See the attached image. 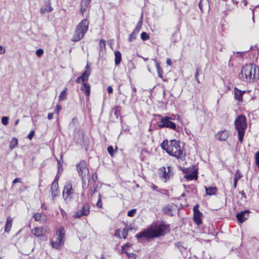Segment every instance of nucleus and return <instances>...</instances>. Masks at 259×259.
Wrapping results in <instances>:
<instances>
[{"instance_id":"0eeeda50","label":"nucleus","mask_w":259,"mask_h":259,"mask_svg":"<svg viewBox=\"0 0 259 259\" xmlns=\"http://www.w3.org/2000/svg\"><path fill=\"white\" fill-rule=\"evenodd\" d=\"M157 116L160 120L158 124V126L160 128L166 127L177 131V126L176 124L171 121L172 118L168 116H162L159 114L157 115Z\"/></svg>"},{"instance_id":"2eb2a0df","label":"nucleus","mask_w":259,"mask_h":259,"mask_svg":"<svg viewBox=\"0 0 259 259\" xmlns=\"http://www.w3.org/2000/svg\"><path fill=\"white\" fill-rule=\"evenodd\" d=\"M228 137L229 133L226 130L220 131L215 135V138L221 141H226Z\"/></svg>"},{"instance_id":"5701e85b","label":"nucleus","mask_w":259,"mask_h":259,"mask_svg":"<svg viewBox=\"0 0 259 259\" xmlns=\"http://www.w3.org/2000/svg\"><path fill=\"white\" fill-rule=\"evenodd\" d=\"M162 211L165 214H166L169 216L173 215L172 206L170 205H167L164 206L163 207Z\"/></svg>"},{"instance_id":"9d476101","label":"nucleus","mask_w":259,"mask_h":259,"mask_svg":"<svg viewBox=\"0 0 259 259\" xmlns=\"http://www.w3.org/2000/svg\"><path fill=\"white\" fill-rule=\"evenodd\" d=\"M90 213V206L88 203L84 204L81 208L73 214L74 218H80L83 216H87Z\"/></svg>"},{"instance_id":"5fc2aeb1","label":"nucleus","mask_w":259,"mask_h":259,"mask_svg":"<svg viewBox=\"0 0 259 259\" xmlns=\"http://www.w3.org/2000/svg\"><path fill=\"white\" fill-rule=\"evenodd\" d=\"M40 13L44 14L48 12V9L47 8H41L40 10Z\"/></svg>"},{"instance_id":"4be33fe9","label":"nucleus","mask_w":259,"mask_h":259,"mask_svg":"<svg viewBox=\"0 0 259 259\" xmlns=\"http://www.w3.org/2000/svg\"><path fill=\"white\" fill-rule=\"evenodd\" d=\"M91 71L90 69H86L81 76H80V78H81V81L84 82V81H87L89 79V76L91 74Z\"/></svg>"},{"instance_id":"a878e982","label":"nucleus","mask_w":259,"mask_h":259,"mask_svg":"<svg viewBox=\"0 0 259 259\" xmlns=\"http://www.w3.org/2000/svg\"><path fill=\"white\" fill-rule=\"evenodd\" d=\"M206 194L208 195H212L215 194L217 191V188L215 187H205Z\"/></svg>"},{"instance_id":"f3484780","label":"nucleus","mask_w":259,"mask_h":259,"mask_svg":"<svg viewBox=\"0 0 259 259\" xmlns=\"http://www.w3.org/2000/svg\"><path fill=\"white\" fill-rule=\"evenodd\" d=\"M91 0H81L80 3V12L83 14L89 8Z\"/></svg>"},{"instance_id":"0e129e2a","label":"nucleus","mask_w":259,"mask_h":259,"mask_svg":"<svg viewBox=\"0 0 259 259\" xmlns=\"http://www.w3.org/2000/svg\"><path fill=\"white\" fill-rule=\"evenodd\" d=\"M5 52V49L3 48L2 46L0 45V54H4Z\"/></svg>"},{"instance_id":"412c9836","label":"nucleus","mask_w":259,"mask_h":259,"mask_svg":"<svg viewBox=\"0 0 259 259\" xmlns=\"http://www.w3.org/2000/svg\"><path fill=\"white\" fill-rule=\"evenodd\" d=\"M197 171L195 170H193L190 174H188L185 175L184 178L188 180H192L197 179Z\"/></svg>"},{"instance_id":"7ed1b4c3","label":"nucleus","mask_w":259,"mask_h":259,"mask_svg":"<svg viewBox=\"0 0 259 259\" xmlns=\"http://www.w3.org/2000/svg\"><path fill=\"white\" fill-rule=\"evenodd\" d=\"M168 154L182 160H184L185 158V154L183 152V148L180 145V142L175 140L170 141V148H169Z\"/></svg>"},{"instance_id":"c85d7f7f","label":"nucleus","mask_w":259,"mask_h":259,"mask_svg":"<svg viewBox=\"0 0 259 259\" xmlns=\"http://www.w3.org/2000/svg\"><path fill=\"white\" fill-rule=\"evenodd\" d=\"M153 60L155 63V66H156L157 72L158 73V76L160 78H162V68L160 67V65L158 62H157L155 59H153Z\"/></svg>"},{"instance_id":"052dcab7","label":"nucleus","mask_w":259,"mask_h":259,"mask_svg":"<svg viewBox=\"0 0 259 259\" xmlns=\"http://www.w3.org/2000/svg\"><path fill=\"white\" fill-rule=\"evenodd\" d=\"M107 92L108 94H111L113 92V89L112 87L109 86L107 87Z\"/></svg>"},{"instance_id":"aec40b11","label":"nucleus","mask_w":259,"mask_h":259,"mask_svg":"<svg viewBox=\"0 0 259 259\" xmlns=\"http://www.w3.org/2000/svg\"><path fill=\"white\" fill-rule=\"evenodd\" d=\"M81 90L85 95L89 97L90 95V85L88 83L83 82L81 87Z\"/></svg>"},{"instance_id":"79ce46f5","label":"nucleus","mask_w":259,"mask_h":259,"mask_svg":"<svg viewBox=\"0 0 259 259\" xmlns=\"http://www.w3.org/2000/svg\"><path fill=\"white\" fill-rule=\"evenodd\" d=\"M136 212V209H132L131 210L128 211L127 212V215L130 217H133Z\"/></svg>"},{"instance_id":"bf43d9fd","label":"nucleus","mask_w":259,"mask_h":259,"mask_svg":"<svg viewBox=\"0 0 259 259\" xmlns=\"http://www.w3.org/2000/svg\"><path fill=\"white\" fill-rule=\"evenodd\" d=\"M92 180L93 181L96 182L97 180V175L96 173H94L92 175Z\"/></svg>"},{"instance_id":"39448f33","label":"nucleus","mask_w":259,"mask_h":259,"mask_svg":"<svg viewBox=\"0 0 259 259\" xmlns=\"http://www.w3.org/2000/svg\"><path fill=\"white\" fill-rule=\"evenodd\" d=\"M235 128L237 131L238 139L240 143L243 140L245 130L247 127L246 118L243 115H239L234 122Z\"/></svg>"},{"instance_id":"e433bc0d","label":"nucleus","mask_w":259,"mask_h":259,"mask_svg":"<svg viewBox=\"0 0 259 259\" xmlns=\"http://www.w3.org/2000/svg\"><path fill=\"white\" fill-rule=\"evenodd\" d=\"M2 123L4 125H7L9 123V117L8 116H3L2 118Z\"/></svg>"},{"instance_id":"c756f323","label":"nucleus","mask_w":259,"mask_h":259,"mask_svg":"<svg viewBox=\"0 0 259 259\" xmlns=\"http://www.w3.org/2000/svg\"><path fill=\"white\" fill-rule=\"evenodd\" d=\"M32 233L35 236H40L42 234V229L41 228L36 227L32 230Z\"/></svg>"},{"instance_id":"a19ab883","label":"nucleus","mask_w":259,"mask_h":259,"mask_svg":"<svg viewBox=\"0 0 259 259\" xmlns=\"http://www.w3.org/2000/svg\"><path fill=\"white\" fill-rule=\"evenodd\" d=\"M125 253H126L128 256V259H135L136 258V254L135 253H130L127 251H125Z\"/></svg>"},{"instance_id":"680f3d73","label":"nucleus","mask_w":259,"mask_h":259,"mask_svg":"<svg viewBox=\"0 0 259 259\" xmlns=\"http://www.w3.org/2000/svg\"><path fill=\"white\" fill-rule=\"evenodd\" d=\"M47 6L48 9V12H50L53 10V8L51 6L50 3H49L48 5Z\"/></svg>"},{"instance_id":"a18cd8bd","label":"nucleus","mask_w":259,"mask_h":259,"mask_svg":"<svg viewBox=\"0 0 259 259\" xmlns=\"http://www.w3.org/2000/svg\"><path fill=\"white\" fill-rule=\"evenodd\" d=\"M86 180H87V179H84V181L82 180V188L83 189H86L89 187V181H87V183H86Z\"/></svg>"},{"instance_id":"49530a36","label":"nucleus","mask_w":259,"mask_h":259,"mask_svg":"<svg viewBox=\"0 0 259 259\" xmlns=\"http://www.w3.org/2000/svg\"><path fill=\"white\" fill-rule=\"evenodd\" d=\"M56 159L57 160V162L58 164V169H60V168L61 167L62 163H63V158H62V155H61V158L60 159H58L56 158Z\"/></svg>"},{"instance_id":"864d4df0","label":"nucleus","mask_w":259,"mask_h":259,"mask_svg":"<svg viewBox=\"0 0 259 259\" xmlns=\"http://www.w3.org/2000/svg\"><path fill=\"white\" fill-rule=\"evenodd\" d=\"M34 135V132L33 131H30L29 134L28 135L27 137L29 140H31V139H32V138H33Z\"/></svg>"},{"instance_id":"c9c22d12","label":"nucleus","mask_w":259,"mask_h":259,"mask_svg":"<svg viewBox=\"0 0 259 259\" xmlns=\"http://www.w3.org/2000/svg\"><path fill=\"white\" fill-rule=\"evenodd\" d=\"M141 38L143 40H146L149 38V36L146 32H143L141 34Z\"/></svg>"},{"instance_id":"37998d69","label":"nucleus","mask_w":259,"mask_h":259,"mask_svg":"<svg viewBox=\"0 0 259 259\" xmlns=\"http://www.w3.org/2000/svg\"><path fill=\"white\" fill-rule=\"evenodd\" d=\"M44 54V50L42 49H39L36 51V55L37 57H41Z\"/></svg>"},{"instance_id":"ddd939ff","label":"nucleus","mask_w":259,"mask_h":259,"mask_svg":"<svg viewBox=\"0 0 259 259\" xmlns=\"http://www.w3.org/2000/svg\"><path fill=\"white\" fill-rule=\"evenodd\" d=\"M51 192L53 200L59 195V190L57 179H55L52 183L51 187Z\"/></svg>"},{"instance_id":"bb28decb","label":"nucleus","mask_w":259,"mask_h":259,"mask_svg":"<svg viewBox=\"0 0 259 259\" xmlns=\"http://www.w3.org/2000/svg\"><path fill=\"white\" fill-rule=\"evenodd\" d=\"M161 148L165 150L166 152L168 153V151L169 148H170V141L168 142L167 140H165L163 141L162 144H161Z\"/></svg>"},{"instance_id":"9b49d317","label":"nucleus","mask_w":259,"mask_h":259,"mask_svg":"<svg viewBox=\"0 0 259 259\" xmlns=\"http://www.w3.org/2000/svg\"><path fill=\"white\" fill-rule=\"evenodd\" d=\"M199 207L198 204H196L193 207V220L197 225H200L202 223V213L199 210Z\"/></svg>"},{"instance_id":"423d86ee","label":"nucleus","mask_w":259,"mask_h":259,"mask_svg":"<svg viewBox=\"0 0 259 259\" xmlns=\"http://www.w3.org/2000/svg\"><path fill=\"white\" fill-rule=\"evenodd\" d=\"M89 24L88 20L85 19L77 25L72 41H78L83 37L88 29Z\"/></svg>"},{"instance_id":"58836bf2","label":"nucleus","mask_w":259,"mask_h":259,"mask_svg":"<svg viewBox=\"0 0 259 259\" xmlns=\"http://www.w3.org/2000/svg\"><path fill=\"white\" fill-rule=\"evenodd\" d=\"M107 151L109 154L113 156L114 155V149L112 146H108L107 148Z\"/></svg>"},{"instance_id":"6e6552de","label":"nucleus","mask_w":259,"mask_h":259,"mask_svg":"<svg viewBox=\"0 0 259 259\" xmlns=\"http://www.w3.org/2000/svg\"><path fill=\"white\" fill-rule=\"evenodd\" d=\"M77 170L80 176H81L82 180L84 181L87 179L89 181V171L87 167V163L85 161H81L76 166Z\"/></svg>"},{"instance_id":"7c9ffc66","label":"nucleus","mask_w":259,"mask_h":259,"mask_svg":"<svg viewBox=\"0 0 259 259\" xmlns=\"http://www.w3.org/2000/svg\"><path fill=\"white\" fill-rule=\"evenodd\" d=\"M17 145H18V140H17V139L16 138H13L11 140V142H10V146H9L10 148L11 149H13L15 147H16Z\"/></svg>"},{"instance_id":"4d7b16f0","label":"nucleus","mask_w":259,"mask_h":259,"mask_svg":"<svg viewBox=\"0 0 259 259\" xmlns=\"http://www.w3.org/2000/svg\"><path fill=\"white\" fill-rule=\"evenodd\" d=\"M125 229H127V232H128L129 231H132L133 230H134V228H132L131 227V226H128V225L127 224H125Z\"/></svg>"},{"instance_id":"de8ad7c7","label":"nucleus","mask_w":259,"mask_h":259,"mask_svg":"<svg viewBox=\"0 0 259 259\" xmlns=\"http://www.w3.org/2000/svg\"><path fill=\"white\" fill-rule=\"evenodd\" d=\"M255 163L259 167V151H257L255 155Z\"/></svg>"},{"instance_id":"a211bd4d","label":"nucleus","mask_w":259,"mask_h":259,"mask_svg":"<svg viewBox=\"0 0 259 259\" xmlns=\"http://www.w3.org/2000/svg\"><path fill=\"white\" fill-rule=\"evenodd\" d=\"M245 91H241L237 88H234V94L235 99L239 102L242 101L243 95L245 93Z\"/></svg>"},{"instance_id":"603ef678","label":"nucleus","mask_w":259,"mask_h":259,"mask_svg":"<svg viewBox=\"0 0 259 259\" xmlns=\"http://www.w3.org/2000/svg\"><path fill=\"white\" fill-rule=\"evenodd\" d=\"M61 109V106L59 105H57L56 106V109L54 110V113H55L56 114H58Z\"/></svg>"},{"instance_id":"6e6d98bb","label":"nucleus","mask_w":259,"mask_h":259,"mask_svg":"<svg viewBox=\"0 0 259 259\" xmlns=\"http://www.w3.org/2000/svg\"><path fill=\"white\" fill-rule=\"evenodd\" d=\"M22 181H21V179L20 178H15L13 181V184H16L17 183H21Z\"/></svg>"},{"instance_id":"dca6fc26","label":"nucleus","mask_w":259,"mask_h":259,"mask_svg":"<svg viewBox=\"0 0 259 259\" xmlns=\"http://www.w3.org/2000/svg\"><path fill=\"white\" fill-rule=\"evenodd\" d=\"M199 7L202 12L209 11L210 7L208 0H200L199 3Z\"/></svg>"},{"instance_id":"f704fd0d","label":"nucleus","mask_w":259,"mask_h":259,"mask_svg":"<svg viewBox=\"0 0 259 259\" xmlns=\"http://www.w3.org/2000/svg\"><path fill=\"white\" fill-rule=\"evenodd\" d=\"M138 33L133 31L129 35L128 40L130 42H132L136 38Z\"/></svg>"},{"instance_id":"cd10ccee","label":"nucleus","mask_w":259,"mask_h":259,"mask_svg":"<svg viewBox=\"0 0 259 259\" xmlns=\"http://www.w3.org/2000/svg\"><path fill=\"white\" fill-rule=\"evenodd\" d=\"M143 15H142V16L141 17L140 20H139L137 24V26L136 28L133 30L134 32L137 33L138 34L139 32L140 31L142 25V22H143Z\"/></svg>"},{"instance_id":"8fccbe9b","label":"nucleus","mask_w":259,"mask_h":259,"mask_svg":"<svg viewBox=\"0 0 259 259\" xmlns=\"http://www.w3.org/2000/svg\"><path fill=\"white\" fill-rule=\"evenodd\" d=\"M121 232V231L120 229H117L115 233V236L119 238H121L122 237Z\"/></svg>"},{"instance_id":"393cba45","label":"nucleus","mask_w":259,"mask_h":259,"mask_svg":"<svg viewBox=\"0 0 259 259\" xmlns=\"http://www.w3.org/2000/svg\"><path fill=\"white\" fill-rule=\"evenodd\" d=\"M115 55V64L116 65H118L121 60V55L119 51H116L114 52Z\"/></svg>"},{"instance_id":"20e7f679","label":"nucleus","mask_w":259,"mask_h":259,"mask_svg":"<svg viewBox=\"0 0 259 259\" xmlns=\"http://www.w3.org/2000/svg\"><path fill=\"white\" fill-rule=\"evenodd\" d=\"M65 229L63 226H60L56 231V235L51 240L53 248L60 249L64 243Z\"/></svg>"},{"instance_id":"09e8293b","label":"nucleus","mask_w":259,"mask_h":259,"mask_svg":"<svg viewBox=\"0 0 259 259\" xmlns=\"http://www.w3.org/2000/svg\"><path fill=\"white\" fill-rule=\"evenodd\" d=\"M41 214L39 213H35L33 215V218L34 219V220L36 221H38L40 220L41 219Z\"/></svg>"},{"instance_id":"ea45409f","label":"nucleus","mask_w":259,"mask_h":259,"mask_svg":"<svg viewBox=\"0 0 259 259\" xmlns=\"http://www.w3.org/2000/svg\"><path fill=\"white\" fill-rule=\"evenodd\" d=\"M121 233L122 237H123L124 239H125L128 233L127 229L125 228H123V229L121 231Z\"/></svg>"},{"instance_id":"b1692460","label":"nucleus","mask_w":259,"mask_h":259,"mask_svg":"<svg viewBox=\"0 0 259 259\" xmlns=\"http://www.w3.org/2000/svg\"><path fill=\"white\" fill-rule=\"evenodd\" d=\"M242 175L241 172L239 171V170H237V171L235 172L234 178V188H236L237 186V184L238 181V180L242 177Z\"/></svg>"},{"instance_id":"473e14b6","label":"nucleus","mask_w":259,"mask_h":259,"mask_svg":"<svg viewBox=\"0 0 259 259\" xmlns=\"http://www.w3.org/2000/svg\"><path fill=\"white\" fill-rule=\"evenodd\" d=\"M202 69H201V67H197L196 68V73L195 74V78L196 80L197 81V82L198 83H200L199 80L198 79V75L199 74H202Z\"/></svg>"},{"instance_id":"72a5a7b5","label":"nucleus","mask_w":259,"mask_h":259,"mask_svg":"<svg viewBox=\"0 0 259 259\" xmlns=\"http://www.w3.org/2000/svg\"><path fill=\"white\" fill-rule=\"evenodd\" d=\"M67 96V89H65L64 90L62 91L59 96V100L62 101L66 99Z\"/></svg>"},{"instance_id":"338daca9","label":"nucleus","mask_w":259,"mask_h":259,"mask_svg":"<svg viewBox=\"0 0 259 259\" xmlns=\"http://www.w3.org/2000/svg\"><path fill=\"white\" fill-rule=\"evenodd\" d=\"M96 188H94V189H91L90 193L92 196L95 193V192L96 191Z\"/></svg>"},{"instance_id":"6ab92c4d","label":"nucleus","mask_w":259,"mask_h":259,"mask_svg":"<svg viewBox=\"0 0 259 259\" xmlns=\"http://www.w3.org/2000/svg\"><path fill=\"white\" fill-rule=\"evenodd\" d=\"M13 221V220L11 217H7L5 227V232L9 233V232L10 231L12 225Z\"/></svg>"},{"instance_id":"69168bd1","label":"nucleus","mask_w":259,"mask_h":259,"mask_svg":"<svg viewBox=\"0 0 259 259\" xmlns=\"http://www.w3.org/2000/svg\"><path fill=\"white\" fill-rule=\"evenodd\" d=\"M166 64L168 65H171V64H172V62L171 61V60L170 59H167L166 60Z\"/></svg>"},{"instance_id":"f8f14e48","label":"nucleus","mask_w":259,"mask_h":259,"mask_svg":"<svg viewBox=\"0 0 259 259\" xmlns=\"http://www.w3.org/2000/svg\"><path fill=\"white\" fill-rule=\"evenodd\" d=\"M74 192L72 185L70 183H67L64 186L63 191V197L65 200H67Z\"/></svg>"},{"instance_id":"3c124183","label":"nucleus","mask_w":259,"mask_h":259,"mask_svg":"<svg viewBox=\"0 0 259 259\" xmlns=\"http://www.w3.org/2000/svg\"><path fill=\"white\" fill-rule=\"evenodd\" d=\"M100 46L101 49L105 48L106 46L105 41L103 39L100 40Z\"/></svg>"},{"instance_id":"1a4fd4ad","label":"nucleus","mask_w":259,"mask_h":259,"mask_svg":"<svg viewBox=\"0 0 259 259\" xmlns=\"http://www.w3.org/2000/svg\"><path fill=\"white\" fill-rule=\"evenodd\" d=\"M172 175L170 166H167V167H162L159 169L160 177L164 182L168 180Z\"/></svg>"},{"instance_id":"4468645a","label":"nucleus","mask_w":259,"mask_h":259,"mask_svg":"<svg viewBox=\"0 0 259 259\" xmlns=\"http://www.w3.org/2000/svg\"><path fill=\"white\" fill-rule=\"evenodd\" d=\"M249 212V210H244L236 214V218L238 222L241 223L244 222L248 218Z\"/></svg>"},{"instance_id":"774afa93","label":"nucleus","mask_w":259,"mask_h":259,"mask_svg":"<svg viewBox=\"0 0 259 259\" xmlns=\"http://www.w3.org/2000/svg\"><path fill=\"white\" fill-rule=\"evenodd\" d=\"M77 121V118H76V117H74V118H72V123H76Z\"/></svg>"},{"instance_id":"13d9d810","label":"nucleus","mask_w":259,"mask_h":259,"mask_svg":"<svg viewBox=\"0 0 259 259\" xmlns=\"http://www.w3.org/2000/svg\"><path fill=\"white\" fill-rule=\"evenodd\" d=\"M61 213L63 217V218H66L67 217V213L66 212L62 209H61Z\"/></svg>"},{"instance_id":"f03ea898","label":"nucleus","mask_w":259,"mask_h":259,"mask_svg":"<svg viewBox=\"0 0 259 259\" xmlns=\"http://www.w3.org/2000/svg\"><path fill=\"white\" fill-rule=\"evenodd\" d=\"M239 77L242 81L250 82L259 78V67L252 64L246 65L241 69Z\"/></svg>"},{"instance_id":"2f4dec72","label":"nucleus","mask_w":259,"mask_h":259,"mask_svg":"<svg viewBox=\"0 0 259 259\" xmlns=\"http://www.w3.org/2000/svg\"><path fill=\"white\" fill-rule=\"evenodd\" d=\"M112 112L114 114V115L115 116L116 118H117L119 115H120V107L119 106H115L112 109Z\"/></svg>"},{"instance_id":"4c0bfd02","label":"nucleus","mask_w":259,"mask_h":259,"mask_svg":"<svg viewBox=\"0 0 259 259\" xmlns=\"http://www.w3.org/2000/svg\"><path fill=\"white\" fill-rule=\"evenodd\" d=\"M96 205L99 208H101L102 206V199H101V195L100 194H99V198L98 201L96 203Z\"/></svg>"},{"instance_id":"f257e3e1","label":"nucleus","mask_w":259,"mask_h":259,"mask_svg":"<svg viewBox=\"0 0 259 259\" xmlns=\"http://www.w3.org/2000/svg\"><path fill=\"white\" fill-rule=\"evenodd\" d=\"M168 228V225L161 223L153 228L150 227L146 230L137 234L136 237L137 239H140L142 237L146 238L158 237L163 235Z\"/></svg>"},{"instance_id":"e2e57ef3","label":"nucleus","mask_w":259,"mask_h":259,"mask_svg":"<svg viewBox=\"0 0 259 259\" xmlns=\"http://www.w3.org/2000/svg\"><path fill=\"white\" fill-rule=\"evenodd\" d=\"M53 118V113H49L48 114V118L49 120L52 119Z\"/></svg>"},{"instance_id":"c03bdc74","label":"nucleus","mask_w":259,"mask_h":259,"mask_svg":"<svg viewBox=\"0 0 259 259\" xmlns=\"http://www.w3.org/2000/svg\"><path fill=\"white\" fill-rule=\"evenodd\" d=\"M130 246V244L129 243H126L123 245L121 247V252L122 253H125V251H126V249L128 248Z\"/></svg>"}]
</instances>
